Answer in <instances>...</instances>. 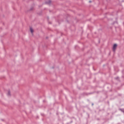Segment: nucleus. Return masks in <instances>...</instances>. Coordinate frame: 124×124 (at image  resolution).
Segmentation results:
<instances>
[{
  "label": "nucleus",
  "mask_w": 124,
  "mask_h": 124,
  "mask_svg": "<svg viewBox=\"0 0 124 124\" xmlns=\"http://www.w3.org/2000/svg\"><path fill=\"white\" fill-rule=\"evenodd\" d=\"M118 46L117 45V44H115L114 45H113V50L114 51H116V49H117V46Z\"/></svg>",
  "instance_id": "obj_1"
},
{
  "label": "nucleus",
  "mask_w": 124,
  "mask_h": 124,
  "mask_svg": "<svg viewBox=\"0 0 124 124\" xmlns=\"http://www.w3.org/2000/svg\"><path fill=\"white\" fill-rule=\"evenodd\" d=\"M30 30L31 33L32 34L33 33V32L34 31V30H33V29H32V28H31V27H30Z\"/></svg>",
  "instance_id": "obj_2"
},
{
  "label": "nucleus",
  "mask_w": 124,
  "mask_h": 124,
  "mask_svg": "<svg viewBox=\"0 0 124 124\" xmlns=\"http://www.w3.org/2000/svg\"><path fill=\"white\" fill-rule=\"evenodd\" d=\"M8 95H10V92H8Z\"/></svg>",
  "instance_id": "obj_3"
},
{
  "label": "nucleus",
  "mask_w": 124,
  "mask_h": 124,
  "mask_svg": "<svg viewBox=\"0 0 124 124\" xmlns=\"http://www.w3.org/2000/svg\"><path fill=\"white\" fill-rule=\"evenodd\" d=\"M89 2H91V1H90Z\"/></svg>",
  "instance_id": "obj_4"
}]
</instances>
